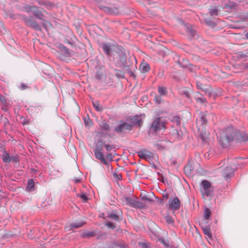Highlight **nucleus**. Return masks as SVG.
I'll use <instances>...</instances> for the list:
<instances>
[{
	"label": "nucleus",
	"instance_id": "1",
	"mask_svg": "<svg viewBox=\"0 0 248 248\" xmlns=\"http://www.w3.org/2000/svg\"><path fill=\"white\" fill-rule=\"evenodd\" d=\"M102 48L109 61L114 63L116 66L127 70L130 77L134 78L136 77L134 73L129 70V66L126 62L125 51L123 47L110 43H103L102 44Z\"/></svg>",
	"mask_w": 248,
	"mask_h": 248
},
{
	"label": "nucleus",
	"instance_id": "2",
	"mask_svg": "<svg viewBox=\"0 0 248 248\" xmlns=\"http://www.w3.org/2000/svg\"><path fill=\"white\" fill-rule=\"evenodd\" d=\"M217 139L220 145L224 148L234 140L239 142L248 140V135L234 130L232 126H229L219 132Z\"/></svg>",
	"mask_w": 248,
	"mask_h": 248
},
{
	"label": "nucleus",
	"instance_id": "3",
	"mask_svg": "<svg viewBox=\"0 0 248 248\" xmlns=\"http://www.w3.org/2000/svg\"><path fill=\"white\" fill-rule=\"evenodd\" d=\"M166 123L163 118L157 117L153 119L151 124L149 132L151 134H155L165 128Z\"/></svg>",
	"mask_w": 248,
	"mask_h": 248
},
{
	"label": "nucleus",
	"instance_id": "4",
	"mask_svg": "<svg viewBox=\"0 0 248 248\" xmlns=\"http://www.w3.org/2000/svg\"><path fill=\"white\" fill-rule=\"evenodd\" d=\"M102 146L103 141H98L93 150L94 155L96 159L99 160L104 164L109 167L110 164L105 159L103 153L102 152Z\"/></svg>",
	"mask_w": 248,
	"mask_h": 248
},
{
	"label": "nucleus",
	"instance_id": "5",
	"mask_svg": "<svg viewBox=\"0 0 248 248\" xmlns=\"http://www.w3.org/2000/svg\"><path fill=\"white\" fill-rule=\"evenodd\" d=\"M242 158L235 159L233 160L232 164L228 165L225 168L224 172V178L228 181L234 175V171L238 166H236V162H241Z\"/></svg>",
	"mask_w": 248,
	"mask_h": 248
},
{
	"label": "nucleus",
	"instance_id": "6",
	"mask_svg": "<svg viewBox=\"0 0 248 248\" xmlns=\"http://www.w3.org/2000/svg\"><path fill=\"white\" fill-rule=\"evenodd\" d=\"M131 130V126L125 122H120L115 127L114 131L121 135H124Z\"/></svg>",
	"mask_w": 248,
	"mask_h": 248
},
{
	"label": "nucleus",
	"instance_id": "7",
	"mask_svg": "<svg viewBox=\"0 0 248 248\" xmlns=\"http://www.w3.org/2000/svg\"><path fill=\"white\" fill-rule=\"evenodd\" d=\"M201 192L203 196H211L213 192V187L210 183L207 180H204L201 182Z\"/></svg>",
	"mask_w": 248,
	"mask_h": 248
},
{
	"label": "nucleus",
	"instance_id": "8",
	"mask_svg": "<svg viewBox=\"0 0 248 248\" xmlns=\"http://www.w3.org/2000/svg\"><path fill=\"white\" fill-rule=\"evenodd\" d=\"M169 208L173 211H177L180 209L181 204L179 199L176 197L170 198L169 201Z\"/></svg>",
	"mask_w": 248,
	"mask_h": 248
},
{
	"label": "nucleus",
	"instance_id": "9",
	"mask_svg": "<svg viewBox=\"0 0 248 248\" xmlns=\"http://www.w3.org/2000/svg\"><path fill=\"white\" fill-rule=\"evenodd\" d=\"M138 156L141 159L146 160H152L154 157V154L146 149H142L137 152Z\"/></svg>",
	"mask_w": 248,
	"mask_h": 248
},
{
	"label": "nucleus",
	"instance_id": "10",
	"mask_svg": "<svg viewBox=\"0 0 248 248\" xmlns=\"http://www.w3.org/2000/svg\"><path fill=\"white\" fill-rule=\"evenodd\" d=\"M60 53L62 54L60 56V59L64 60L65 58L71 56L69 49L63 45L59 46Z\"/></svg>",
	"mask_w": 248,
	"mask_h": 248
},
{
	"label": "nucleus",
	"instance_id": "11",
	"mask_svg": "<svg viewBox=\"0 0 248 248\" xmlns=\"http://www.w3.org/2000/svg\"><path fill=\"white\" fill-rule=\"evenodd\" d=\"M129 125H131V129L135 125L140 126L142 122V118L140 116L135 115L129 119Z\"/></svg>",
	"mask_w": 248,
	"mask_h": 248
},
{
	"label": "nucleus",
	"instance_id": "12",
	"mask_svg": "<svg viewBox=\"0 0 248 248\" xmlns=\"http://www.w3.org/2000/svg\"><path fill=\"white\" fill-rule=\"evenodd\" d=\"M25 22L27 25L34 29L35 31H40L41 28L39 25L36 22V21L31 19V18H27L25 19Z\"/></svg>",
	"mask_w": 248,
	"mask_h": 248
},
{
	"label": "nucleus",
	"instance_id": "13",
	"mask_svg": "<svg viewBox=\"0 0 248 248\" xmlns=\"http://www.w3.org/2000/svg\"><path fill=\"white\" fill-rule=\"evenodd\" d=\"M2 161L5 163H10L11 162L9 154L6 151L5 148H2V154L0 155Z\"/></svg>",
	"mask_w": 248,
	"mask_h": 248
},
{
	"label": "nucleus",
	"instance_id": "14",
	"mask_svg": "<svg viewBox=\"0 0 248 248\" xmlns=\"http://www.w3.org/2000/svg\"><path fill=\"white\" fill-rule=\"evenodd\" d=\"M179 93L182 95L185 96L186 98H190V93L189 90L186 87H181L178 89Z\"/></svg>",
	"mask_w": 248,
	"mask_h": 248
},
{
	"label": "nucleus",
	"instance_id": "15",
	"mask_svg": "<svg viewBox=\"0 0 248 248\" xmlns=\"http://www.w3.org/2000/svg\"><path fill=\"white\" fill-rule=\"evenodd\" d=\"M195 99L197 103L204 104L206 103V100L203 96L199 92H196L195 94Z\"/></svg>",
	"mask_w": 248,
	"mask_h": 248
},
{
	"label": "nucleus",
	"instance_id": "16",
	"mask_svg": "<svg viewBox=\"0 0 248 248\" xmlns=\"http://www.w3.org/2000/svg\"><path fill=\"white\" fill-rule=\"evenodd\" d=\"M211 215V210L207 207H205L203 211V217L205 223L207 224L208 223V220L210 217Z\"/></svg>",
	"mask_w": 248,
	"mask_h": 248
},
{
	"label": "nucleus",
	"instance_id": "17",
	"mask_svg": "<svg viewBox=\"0 0 248 248\" xmlns=\"http://www.w3.org/2000/svg\"><path fill=\"white\" fill-rule=\"evenodd\" d=\"M196 86L198 89H201L207 94H208L209 96L211 95L212 93L210 90L208 88H204L202 86V84L199 81H197L196 82Z\"/></svg>",
	"mask_w": 248,
	"mask_h": 248
},
{
	"label": "nucleus",
	"instance_id": "18",
	"mask_svg": "<svg viewBox=\"0 0 248 248\" xmlns=\"http://www.w3.org/2000/svg\"><path fill=\"white\" fill-rule=\"evenodd\" d=\"M35 17L39 19L43 20L44 15L42 12L39 10V7H34V10L32 13Z\"/></svg>",
	"mask_w": 248,
	"mask_h": 248
},
{
	"label": "nucleus",
	"instance_id": "19",
	"mask_svg": "<svg viewBox=\"0 0 248 248\" xmlns=\"http://www.w3.org/2000/svg\"><path fill=\"white\" fill-rule=\"evenodd\" d=\"M202 227L204 234L208 236L210 239L212 238V234L210 231V226L208 225H202Z\"/></svg>",
	"mask_w": 248,
	"mask_h": 248
},
{
	"label": "nucleus",
	"instance_id": "20",
	"mask_svg": "<svg viewBox=\"0 0 248 248\" xmlns=\"http://www.w3.org/2000/svg\"><path fill=\"white\" fill-rule=\"evenodd\" d=\"M85 223V222L83 221H78L75 223H71L70 226V229H68V230L73 229L79 228L83 226Z\"/></svg>",
	"mask_w": 248,
	"mask_h": 248
},
{
	"label": "nucleus",
	"instance_id": "21",
	"mask_svg": "<svg viewBox=\"0 0 248 248\" xmlns=\"http://www.w3.org/2000/svg\"><path fill=\"white\" fill-rule=\"evenodd\" d=\"M99 126L101 128V129L105 132H108L110 131V127L108 124L106 122H102L99 124Z\"/></svg>",
	"mask_w": 248,
	"mask_h": 248
},
{
	"label": "nucleus",
	"instance_id": "22",
	"mask_svg": "<svg viewBox=\"0 0 248 248\" xmlns=\"http://www.w3.org/2000/svg\"><path fill=\"white\" fill-rule=\"evenodd\" d=\"M34 183L32 179H29L28 181V184L26 187V189L28 191H32L34 190Z\"/></svg>",
	"mask_w": 248,
	"mask_h": 248
},
{
	"label": "nucleus",
	"instance_id": "23",
	"mask_svg": "<svg viewBox=\"0 0 248 248\" xmlns=\"http://www.w3.org/2000/svg\"><path fill=\"white\" fill-rule=\"evenodd\" d=\"M150 69L149 65L147 63H141L140 67V71L142 73L147 72Z\"/></svg>",
	"mask_w": 248,
	"mask_h": 248
},
{
	"label": "nucleus",
	"instance_id": "24",
	"mask_svg": "<svg viewBox=\"0 0 248 248\" xmlns=\"http://www.w3.org/2000/svg\"><path fill=\"white\" fill-rule=\"evenodd\" d=\"M158 93L160 96H165L168 93L167 88L163 86H158Z\"/></svg>",
	"mask_w": 248,
	"mask_h": 248
},
{
	"label": "nucleus",
	"instance_id": "25",
	"mask_svg": "<svg viewBox=\"0 0 248 248\" xmlns=\"http://www.w3.org/2000/svg\"><path fill=\"white\" fill-rule=\"evenodd\" d=\"M107 217L111 220H115L116 221H118L119 220V216L117 215H116V214L114 213H108Z\"/></svg>",
	"mask_w": 248,
	"mask_h": 248
},
{
	"label": "nucleus",
	"instance_id": "26",
	"mask_svg": "<svg viewBox=\"0 0 248 248\" xmlns=\"http://www.w3.org/2000/svg\"><path fill=\"white\" fill-rule=\"evenodd\" d=\"M127 203L132 207H134L136 200L129 197H126L125 198Z\"/></svg>",
	"mask_w": 248,
	"mask_h": 248
},
{
	"label": "nucleus",
	"instance_id": "27",
	"mask_svg": "<svg viewBox=\"0 0 248 248\" xmlns=\"http://www.w3.org/2000/svg\"><path fill=\"white\" fill-rule=\"evenodd\" d=\"M145 206V205L144 203H143L142 202L136 200L134 208L142 209L144 208Z\"/></svg>",
	"mask_w": 248,
	"mask_h": 248
},
{
	"label": "nucleus",
	"instance_id": "28",
	"mask_svg": "<svg viewBox=\"0 0 248 248\" xmlns=\"http://www.w3.org/2000/svg\"><path fill=\"white\" fill-rule=\"evenodd\" d=\"M209 14L211 16H217L218 14V8L215 7L209 9Z\"/></svg>",
	"mask_w": 248,
	"mask_h": 248
},
{
	"label": "nucleus",
	"instance_id": "29",
	"mask_svg": "<svg viewBox=\"0 0 248 248\" xmlns=\"http://www.w3.org/2000/svg\"><path fill=\"white\" fill-rule=\"evenodd\" d=\"M200 137L203 142H206L208 138V133L207 132L201 133Z\"/></svg>",
	"mask_w": 248,
	"mask_h": 248
},
{
	"label": "nucleus",
	"instance_id": "30",
	"mask_svg": "<svg viewBox=\"0 0 248 248\" xmlns=\"http://www.w3.org/2000/svg\"><path fill=\"white\" fill-rule=\"evenodd\" d=\"M165 221L168 224H173L174 221L171 216L167 215L164 217Z\"/></svg>",
	"mask_w": 248,
	"mask_h": 248
},
{
	"label": "nucleus",
	"instance_id": "31",
	"mask_svg": "<svg viewBox=\"0 0 248 248\" xmlns=\"http://www.w3.org/2000/svg\"><path fill=\"white\" fill-rule=\"evenodd\" d=\"M198 121L199 122H201V124L202 125L205 124L207 122V120L205 117L204 116L203 114H201L200 117Z\"/></svg>",
	"mask_w": 248,
	"mask_h": 248
},
{
	"label": "nucleus",
	"instance_id": "32",
	"mask_svg": "<svg viewBox=\"0 0 248 248\" xmlns=\"http://www.w3.org/2000/svg\"><path fill=\"white\" fill-rule=\"evenodd\" d=\"M34 7L35 6H31L30 5H27L24 7V9L27 13H30V12L33 13Z\"/></svg>",
	"mask_w": 248,
	"mask_h": 248
},
{
	"label": "nucleus",
	"instance_id": "33",
	"mask_svg": "<svg viewBox=\"0 0 248 248\" xmlns=\"http://www.w3.org/2000/svg\"><path fill=\"white\" fill-rule=\"evenodd\" d=\"M204 21L207 25L210 27H214L216 26L215 23L209 19H205Z\"/></svg>",
	"mask_w": 248,
	"mask_h": 248
},
{
	"label": "nucleus",
	"instance_id": "34",
	"mask_svg": "<svg viewBox=\"0 0 248 248\" xmlns=\"http://www.w3.org/2000/svg\"><path fill=\"white\" fill-rule=\"evenodd\" d=\"M93 107L97 111H100L102 110V107L100 106L97 102H93Z\"/></svg>",
	"mask_w": 248,
	"mask_h": 248
},
{
	"label": "nucleus",
	"instance_id": "35",
	"mask_svg": "<svg viewBox=\"0 0 248 248\" xmlns=\"http://www.w3.org/2000/svg\"><path fill=\"white\" fill-rule=\"evenodd\" d=\"M139 245L141 246V248H151L150 244L148 242L139 243Z\"/></svg>",
	"mask_w": 248,
	"mask_h": 248
},
{
	"label": "nucleus",
	"instance_id": "36",
	"mask_svg": "<svg viewBox=\"0 0 248 248\" xmlns=\"http://www.w3.org/2000/svg\"><path fill=\"white\" fill-rule=\"evenodd\" d=\"M78 197L81 198L84 202H86L88 200V198L85 193H82Z\"/></svg>",
	"mask_w": 248,
	"mask_h": 248
},
{
	"label": "nucleus",
	"instance_id": "37",
	"mask_svg": "<svg viewBox=\"0 0 248 248\" xmlns=\"http://www.w3.org/2000/svg\"><path fill=\"white\" fill-rule=\"evenodd\" d=\"M84 122L86 126H90L92 122L89 117L84 118Z\"/></svg>",
	"mask_w": 248,
	"mask_h": 248
},
{
	"label": "nucleus",
	"instance_id": "38",
	"mask_svg": "<svg viewBox=\"0 0 248 248\" xmlns=\"http://www.w3.org/2000/svg\"><path fill=\"white\" fill-rule=\"evenodd\" d=\"M159 240L165 247L167 248L169 247V243L168 241L162 238H159Z\"/></svg>",
	"mask_w": 248,
	"mask_h": 248
},
{
	"label": "nucleus",
	"instance_id": "39",
	"mask_svg": "<svg viewBox=\"0 0 248 248\" xmlns=\"http://www.w3.org/2000/svg\"><path fill=\"white\" fill-rule=\"evenodd\" d=\"M11 161L14 163L19 162V156L17 155H16L14 156H12L11 157Z\"/></svg>",
	"mask_w": 248,
	"mask_h": 248
},
{
	"label": "nucleus",
	"instance_id": "40",
	"mask_svg": "<svg viewBox=\"0 0 248 248\" xmlns=\"http://www.w3.org/2000/svg\"><path fill=\"white\" fill-rule=\"evenodd\" d=\"M191 167L189 165H186L185 167L184 168V170H185V172L187 174H191V169H190Z\"/></svg>",
	"mask_w": 248,
	"mask_h": 248
},
{
	"label": "nucleus",
	"instance_id": "41",
	"mask_svg": "<svg viewBox=\"0 0 248 248\" xmlns=\"http://www.w3.org/2000/svg\"><path fill=\"white\" fill-rule=\"evenodd\" d=\"M161 96L155 95V96L154 97V100L156 103H157V104L161 103V102L162 101Z\"/></svg>",
	"mask_w": 248,
	"mask_h": 248
},
{
	"label": "nucleus",
	"instance_id": "42",
	"mask_svg": "<svg viewBox=\"0 0 248 248\" xmlns=\"http://www.w3.org/2000/svg\"><path fill=\"white\" fill-rule=\"evenodd\" d=\"M187 31L190 34L194 36L195 35V31L192 29V27L190 26H188L187 27Z\"/></svg>",
	"mask_w": 248,
	"mask_h": 248
},
{
	"label": "nucleus",
	"instance_id": "43",
	"mask_svg": "<svg viewBox=\"0 0 248 248\" xmlns=\"http://www.w3.org/2000/svg\"><path fill=\"white\" fill-rule=\"evenodd\" d=\"M106 226L108 228L111 229H114L115 227V225L110 221H107L106 223Z\"/></svg>",
	"mask_w": 248,
	"mask_h": 248
},
{
	"label": "nucleus",
	"instance_id": "44",
	"mask_svg": "<svg viewBox=\"0 0 248 248\" xmlns=\"http://www.w3.org/2000/svg\"><path fill=\"white\" fill-rule=\"evenodd\" d=\"M43 26L47 30V28L49 27H52V25L51 24L47 21H45L43 23Z\"/></svg>",
	"mask_w": 248,
	"mask_h": 248
},
{
	"label": "nucleus",
	"instance_id": "45",
	"mask_svg": "<svg viewBox=\"0 0 248 248\" xmlns=\"http://www.w3.org/2000/svg\"><path fill=\"white\" fill-rule=\"evenodd\" d=\"M94 235H95V232H92V231L86 232L84 234V235L85 236H87V237H92V236H94Z\"/></svg>",
	"mask_w": 248,
	"mask_h": 248
},
{
	"label": "nucleus",
	"instance_id": "46",
	"mask_svg": "<svg viewBox=\"0 0 248 248\" xmlns=\"http://www.w3.org/2000/svg\"><path fill=\"white\" fill-rule=\"evenodd\" d=\"M0 101L2 103L3 105H6L7 104L6 100L4 96L0 95Z\"/></svg>",
	"mask_w": 248,
	"mask_h": 248
},
{
	"label": "nucleus",
	"instance_id": "47",
	"mask_svg": "<svg viewBox=\"0 0 248 248\" xmlns=\"http://www.w3.org/2000/svg\"><path fill=\"white\" fill-rule=\"evenodd\" d=\"M105 141L104 143H105ZM104 146L107 151H110L112 149V147L108 144H104Z\"/></svg>",
	"mask_w": 248,
	"mask_h": 248
},
{
	"label": "nucleus",
	"instance_id": "48",
	"mask_svg": "<svg viewBox=\"0 0 248 248\" xmlns=\"http://www.w3.org/2000/svg\"><path fill=\"white\" fill-rule=\"evenodd\" d=\"M27 88H28V86L24 83H22L19 87V89L22 90H24L27 89Z\"/></svg>",
	"mask_w": 248,
	"mask_h": 248
},
{
	"label": "nucleus",
	"instance_id": "49",
	"mask_svg": "<svg viewBox=\"0 0 248 248\" xmlns=\"http://www.w3.org/2000/svg\"><path fill=\"white\" fill-rule=\"evenodd\" d=\"M114 176L116 178V179L118 180L122 179V175L120 174H118L115 173L114 174Z\"/></svg>",
	"mask_w": 248,
	"mask_h": 248
},
{
	"label": "nucleus",
	"instance_id": "50",
	"mask_svg": "<svg viewBox=\"0 0 248 248\" xmlns=\"http://www.w3.org/2000/svg\"><path fill=\"white\" fill-rule=\"evenodd\" d=\"M141 199H142L144 201L151 202L152 200L148 198L146 196L144 195L141 197Z\"/></svg>",
	"mask_w": 248,
	"mask_h": 248
},
{
	"label": "nucleus",
	"instance_id": "51",
	"mask_svg": "<svg viewBox=\"0 0 248 248\" xmlns=\"http://www.w3.org/2000/svg\"><path fill=\"white\" fill-rule=\"evenodd\" d=\"M235 6V4L234 2H230L229 6H230L231 8H232Z\"/></svg>",
	"mask_w": 248,
	"mask_h": 248
},
{
	"label": "nucleus",
	"instance_id": "52",
	"mask_svg": "<svg viewBox=\"0 0 248 248\" xmlns=\"http://www.w3.org/2000/svg\"><path fill=\"white\" fill-rule=\"evenodd\" d=\"M174 119H176V124L177 125L180 124L179 118L178 117H174Z\"/></svg>",
	"mask_w": 248,
	"mask_h": 248
},
{
	"label": "nucleus",
	"instance_id": "53",
	"mask_svg": "<svg viewBox=\"0 0 248 248\" xmlns=\"http://www.w3.org/2000/svg\"><path fill=\"white\" fill-rule=\"evenodd\" d=\"M101 9H102L104 11H105V12H106L107 11H108V8L107 7H103L102 8L100 7V8Z\"/></svg>",
	"mask_w": 248,
	"mask_h": 248
},
{
	"label": "nucleus",
	"instance_id": "54",
	"mask_svg": "<svg viewBox=\"0 0 248 248\" xmlns=\"http://www.w3.org/2000/svg\"><path fill=\"white\" fill-rule=\"evenodd\" d=\"M75 181L76 183H78L80 182V179L79 178H75Z\"/></svg>",
	"mask_w": 248,
	"mask_h": 248
},
{
	"label": "nucleus",
	"instance_id": "55",
	"mask_svg": "<svg viewBox=\"0 0 248 248\" xmlns=\"http://www.w3.org/2000/svg\"><path fill=\"white\" fill-rule=\"evenodd\" d=\"M109 157H110L111 159H112V155H111V154H108L107 155L106 159L108 158Z\"/></svg>",
	"mask_w": 248,
	"mask_h": 248
},
{
	"label": "nucleus",
	"instance_id": "56",
	"mask_svg": "<svg viewBox=\"0 0 248 248\" xmlns=\"http://www.w3.org/2000/svg\"><path fill=\"white\" fill-rule=\"evenodd\" d=\"M96 78L99 79L101 78V75H98L97 73L96 74Z\"/></svg>",
	"mask_w": 248,
	"mask_h": 248
},
{
	"label": "nucleus",
	"instance_id": "57",
	"mask_svg": "<svg viewBox=\"0 0 248 248\" xmlns=\"http://www.w3.org/2000/svg\"><path fill=\"white\" fill-rule=\"evenodd\" d=\"M180 65L181 67H183V68H186V65H182V64H181V63H180Z\"/></svg>",
	"mask_w": 248,
	"mask_h": 248
},
{
	"label": "nucleus",
	"instance_id": "58",
	"mask_svg": "<svg viewBox=\"0 0 248 248\" xmlns=\"http://www.w3.org/2000/svg\"><path fill=\"white\" fill-rule=\"evenodd\" d=\"M245 68L248 69V63H247L245 65Z\"/></svg>",
	"mask_w": 248,
	"mask_h": 248
},
{
	"label": "nucleus",
	"instance_id": "59",
	"mask_svg": "<svg viewBox=\"0 0 248 248\" xmlns=\"http://www.w3.org/2000/svg\"><path fill=\"white\" fill-rule=\"evenodd\" d=\"M119 76L122 78V77L124 76V75H122V74H120V75Z\"/></svg>",
	"mask_w": 248,
	"mask_h": 248
},
{
	"label": "nucleus",
	"instance_id": "60",
	"mask_svg": "<svg viewBox=\"0 0 248 248\" xmlns=\"http://www.w3.org/2000/svg\"><path fill=\"white\" fill-rule=\"evenodd\" d=\"M115 74H116V76H118V77L119 76L117 73H115Z\"/></svg>",
	"mask_w": 248,
	"mask_h": 248
},
{
	"label": "nucleus",
	"instance_id": "61",
	"mask_svg": "<svg viewBox=\"0 0 248 248\" xmlns=\"http://www.w3.org/2000/svg\"><path fill=\"white\" fill-rule=\"evenodd\" d=\"M115 71L116 72H118V70H115Z\"/></svg>",
	"mask_w": 248,
	"mask_h": 248
}]
</instances>
